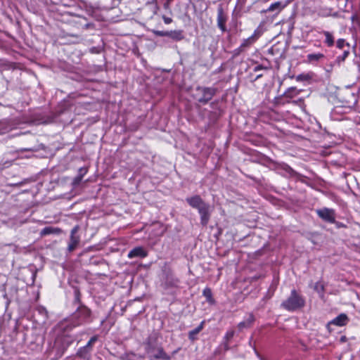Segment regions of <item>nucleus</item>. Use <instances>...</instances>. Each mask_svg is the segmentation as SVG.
I'll use <instances>...</instances> for the list:
<instances>
[{
  "instance_id": "nucleus-1",
  "label": "nucleus",
  "mask_w": 360,
  "mask_h": 360,
  "mask_svg": "<svg viewBox=\"0 0 360 360\" xmlns=\"http://www.w3.org/2000/svg\"><path fill=\"white\" fill-rule=\"evenodd\" d=\"M186 200L191 207L198 210L200 216V224L203 226H206L210 219L213 210L210 205L205 202L198 195L187 198Z\"/></svg>"
},
{
  "instance_id": "nucleus-36",
  "label": "nucleus",
  "mask_w": 360,
  "mask_h": 360,
  "mask_svg": "<svg viewBox=\"0 0 360 360\" xmlns=\"http://www.w3.org/2000/svg\"><path fill=\"white\" fill-rule=\"evenodd\" d=\"M335 224H336V226L338 228H345L346 227V225H345L344 224L339 222V221H335Z\"/></svg>"
},
{
  "instance_id": "nucleus-22",
  "label": "nucleus",
  "mask_w": 360,
  "mask_h": 360,
  "mask_svg": "<svg viewBox=\"0 0 360 360\" xmlns=\"http://www.w3.org/2000/svg\"><path fill=\"white\" fill-rule=\"evenodd\" d=\"M202 294L206 297V300L208 302H210V303L214 302V300L212 298V290L210 288H205L203 290Z\"/></svg>"
},
{
  "instance_id": "nucleus-25",
  "label": "nucleus",
  "mask_w": 360,
  "mask_h": 360,
  "mask_svg": "<svg viewBox=\"0 0 360 360\" xmlns=\"http://www.w3.org/2000/svg\"><path fill=\"white\" fill-rule=\"evenodd\" d=\"M97 340L98 337L96 335L91 337L85 346L92 350V346L97 341Z\"/></svg>"
},
{
  "instance_id": "nucleus-27",
  "label": "nucleus",
  "mask_w": 360,
  "mask_h": 360,
  "mask_svg": "<svg viewBox=\"0 0 360 360\" xmlns=\"http://www.w3.org/2000/svg\"><path fill=\"white\" fill-rule=\"evenodd\" d=\"M155 35L159 37H168V31H154Z\"/></svg>"
},
{
  "instance_id": "nucleus-7",
  "label": "nucleus",
  "mask_w": 360,
  "mask_h": 360,
  "mask_svg": "<svg viewBox=\"0 0 360 360\" xmlns=\"http://www.w3.org/2000/svg\"><path fill=\"white\" fill-rule=\"evenodd\" d=\"M316 213L318 216L322 219L323 220L329 222V223H335V212L333 210L328 208H323L316 210Z\"/></svg>"
},
{
  "instance_id": "nucleus-8",
  "label": "nucleus",
  "mask_w": 360,
  "mask_h": 360,
  "mask_svg": "<svg viewBox=\"0 0 360 360\" xmlns=\"http://www.w3.org/2000/svg\"><path fill=\"white\" fill-rule=\"evenodd\" d=\"M227 16L224 13L223 8L220 6L217 9V26L223 32L226 31V22Z\"/></svg>"
},
{
  "instance_id": "nucleus-34",
  "label": "nucleus",
  "mask_w": 360,
  "mask_h": 360,
  "mask_svg": "<svg viewBox=\"0 0 360 360\" xmlns=\"http://www.w3.org/2000/svg\"><path fill=\"white\" fill-rule=\"evenodd\" d=\"M163 7H164V8L165 10H168V11H169V12H171V10H170V3L169 1H166L164 3Z\"/></svg>"
},
{
  "instance_id": "nucleus-44",
  "label": "nucleus",
  "mask_w": 360,
  "mask_h": 360,
  "mask_svg": "<svg viewBox=\"0 0 360 360\" xmlns=\"http://www.w3.org/2000/svg\"><path fill=\"white\" fill-rule=\"evenodd\" d=\"M167 1H169L170 4L172 1V0H167Z\"/></svg>"
},
{
  "instance_id": "nucleus-2",
  "label": "nucleus",
  "mask_w": 360,
  "mask_h": 360,
  "mask_svg": "<svg viewBox=\"0 0 360 360\" xmlns=\"http://www.w3.org/2000/svg\"><path fill=\"white\" fill-rule=\"evenodd\" d=\"M145 349L149 354L150 359H161V360H170L171 356L167 354L161 346H159L157 342V338L154 336H149L145 343Z\"/></svg>"
},
{
  "instance_id": "nucleus-43",
  "label": "nucleus",
  "mask_w": 360,
  "mask_h": 360,
  "mask_svg": "<svg viewBox=\"0 0 360 360\" xmlns=\"http://www.w3.org/2000/svg\"><path fill=\"white\" fill-rule=\"evenodd\" d=\"M225 348H226V349H228V345H227V344H226V345H225Z\"/></svg>"
},
{
  "instance_id": "nucleus-41",
  "label": "nucleus",
  "mask_w": 360,
  "mask_h": 360,
  "mask_svg": "<svg viewBox=\"0 0 360 360\" xmlns=\"http://www.w3.org/2000/svg\"><path fill=\"white\" fill-rule=\"evenodd\" d=\"M351 96L353 98L354 103H355L356 102V98L355 94H351Z\"/></svg>"
},
{
  "instance_id": "nucleus-12",
  "label": "nucleus",
  "mask_w": 360,
  "mask_h": 360,
  "mask_svg": "<svg viewBox=\"0 0 360 360\" xmlns=\"http://www.w3.org/2000/svg\"><path fill=\"white\" fill-rule=\"evenodd\" d=\"M255 321V317L252 314H249L248 317L243 321L238 324L239 330H243L244 328H248L251 327Z\"/></svg>"
},
{
  "instance_id": "nucleus-4",
  "label": "nucleus",
  "mask_w": 360,
  "mask_h": 360,
  "mask_svg": "<svg viewBox=\"0 0 360 360\" xmlns=\"http://www.w3.org/2000/svg\"><path fill=\"white\" fill-rule=\"evenodd\" d=\"M196 91L200 92L201 96L198 99L202 104L207 103L215 95L217 89L212 87L198 86Z\"/></svg>"
},
{
  "instance_id": "nucleus-39",
  "label": "nucleus",
  "mask_w": 360,
  "mask_h": 360,
  "mask_svg": "<svg viewBox=\"0 0 360 360\" xmlns=\"http://www.w3.org/2000/svg\"><path fill=\"white\" fill-rule=\"evenodd\" d=\"M20 151H35L34 149L32 148H22L20 150Z\"/></svg>"
},
{
  "instance_id": "nucleus-42",
  "label": "nucleus",
  "mask_w": 360,
  "mask_h": 360,
  "mask_svg": "<svg viewBox=\"0 0 360 360\" xmlns=\"http://www.w3.org/2000/svg\"><path fill=\"white\" fill-rule=\"evenodd\" d=\"M262 77V75H258L256 77V79H259V77Z\"/></svg>"
},
{
  "instance_id": "nucleus-29",
  "label": "nucleus",
  "mask_w": 360,
  "mask_h": 360,
  "mask_svg": "<svg viewBox=\"0 0 360 360\" xmlns=\"http://www.w3.org/2000/svg\"><path fill=\"white\" fill-rule=\"evenodd\" d=\"M345 44V41L343 39H339L337 41V46L339 49H342L344 47Z\"/></svg>"
},
{
  "instance_id": "nucleus-32",
  "label": "nucleus",
  "mask_w": 360,
  "mask_h": 360,
  "mask_svg": "<svg viewBox=\"0 0 360 360\" xmlns=\"http://www.w3.org/2000/svg\"><path fill=\"white\" fill-rule=\"evenodd\" d=\"M283 169H285V171L286 172H288L290 174H292L295 173L294 170L290 166H288L287 165L284 166Z\"/></svg>"
},
{
  "instance_id": "nucleus-11",
  "label": "nucleus",
  "mask_w": 360,
  "mask_h": 360,
  "mask_svg": "<svg viewBox=\"0 0 360 360\" xmlns=\"http://www.w3.org/2000/svg\"><path fill=\"white\" fill-rule=\"evenodd\" d=\"M179 283V279L172 274L167 275L165 281V285L167 288H177Z\"/></svg>"
},
{
  "instance_id": "nucleus-31",
  "label": "nucleus",
  "mask_w": 360,
  "mask_h": 360,
  "mask_svg": "<svg viewBox=\"0 0 360 360\" xmlns=\"http://www.w3.org/2000/svg\"><path fill=\"white\" fill-rule=\"evenodd\" d=\"M79 229V226H75V227H73L72 229L71 230L70 236H77L76 234L78 232Z\"/></svg>"
},
{
  "instance_id": "nucleus-5",
  "label": "nucleus",
  "mask_w": 360,
  "mask_h": 360,
  "mask_svg": "<svg viewBox=\"0 0 360 360\" xmlns=\"http://www.w3.org/2000/svg\"><path fill=\"white\" fill-rule=\"evenodd\" d=\"M70 343L71 341L68 337L57 338L53 346V350H56V356L60 357Z\"/></svg>"
},
{
  "instance_id": "nucleus-20",
  "label": "nucleus",
  "mask_w": 360,
  "mask_h": 360,
  "mask_svg": "<svg viewBox=\"0 0 360 360\" xmlns=\"http://www.w3.org/2000/svg\"><path fill=\"white\" fill-rule=\"evenodd\" d=\"M86 172H87V169L85 167H81L79 169L78 175L73 180V184L75 186L78 185L81 182L83 176L86 173Z\"/></svg>"
},
{
  "instance_id": "nucleus-40",
  "label": "nucleus",
  "mask_w": 360,
  "mask_h": 360,
  "mask_svg": "<svg viewBox=\"0 0 360 360\" xmlns=\"http://www.w3.org/2000/svg\"><path fill=\"white\" fill-rule=\"evenodd\" d=\"M356 19H357V15H352V17H351V20H352V22H354Z\"/></svg>"
},
{
  "instance_id": "nucleus-14",
  "label": "nucleus",
  "mask_w": 360,
  "mask_h": 360,
  "mask_svg": "<svg viewBox=\"0 0 360 360\" xmlns=\"http://www.w3.org/2000/svg\"><path fill=\"white\" fill-rule=\"evenodd\" d=\"M287 4H282L281 1H276L274 4H271L270 6L264 11V12H274L276 11V13H279L283 8L285 7Z\"/></svg>"
},
{
  "instance_id": "nucleus-17",
  "label": "nucleus",
  "mask_w": 360,
  "mask_h": 360,
  "mask_svg": "<svg viewBox=\"0 0 360 360\" xmlns=\"http://www.w3.org/2000/svg\"><path fill=\"white\" fill-rule=\"evenodd\" d=\"M59 233H60V229L53 228L51 226H46L41 231L40 235L41 236H47V235H50V234H58Z\"/></svg>"
},
{
  "instance_id": "nucleus-38",
  "label": "nucleus",
  "mask_w": 360,
  "mask_h": 360,
  "mask_svg": "<svg viewBox=\"0 0 360 360\" xmlns=\"http://www.w3.org/2000/svg\"><path fill=\"white\" fill-rule=\"evenodd\" d=\"M264 68L262 66V65H257L256 66L255 68H254V71L255 72H257L262 69H263Z\"/></svg>"
},
{
  "instance_id": "nucleus-21",
  "label": "nucleus",
  "mask_w": 360,
  "mask_h": 360,
  "mask_svg": "<svg viewBox=\"0 0 360 360\" xmlns=\"http://www.w3.org/2000/svg\"><path fill=\"white\" fill-rule=\"evenodd\" d=\"M323 34L326 37L325 43L328 46H333V44H334V38H333L332 34L330 32H328V31H323Z\"/></svg>"
},
{
  "instance_id": "nucleus-10",
  "label": "nucleus",
  "mask_w": 360,
  "mask_h": 360,
  "mask_svg": "<svg viewBox=\"0 0 360 360\" xmlns=\"http://www.w3.org/2000/svg\"><path fill=\"white\" fill-rule=\"evenodd\" d=\"M349 318L345 314H340L337 317L333 319L328 325H335L338 326H344L347 324Z\"/></svg>"
},
{
  "instance_id": "nucleus-26",
  "label": "nucleus",
  "mask_w": 360,
  "mask_h": 360,
  "mask_svg": "<svg viewBox=\"0 0 360 360\" xmlns=\"http://www.w3.org/2000/svg\"><path fill=\"white\" fill-rule=\"evenodd\" d=\"M314 290L319 292H323L324 290V286L321 283L317 282L314 285Z\"/></svg>"
},
{
  "instance_id": "nucleus-24",
  "label": "nucleus",
  "mask_w": 360,
  "mask_h": 360,
  "mask_svg": "<svg viewBox=\"0 0 360 360\" xmlns=\"http://www.w3.org/2000/svg\"><path fill=\"white\" fill-rule=\"evenodd\" d=\"M349 54V49L344 51L343 53L337 58V60L338 62H343L348 57Z\"/></svg>"
},
{
  "instance_id": "nucleus-15",
  "label": "nucleus",
  "mask_w": 360,
  "mask_h": 360,
  "mask_svg": "<svg viewBox=\"0 0 360 360\" xmlns=\"http://www.w3.org/2000/svg\"><path fill=\"white\" fill-rule=\"evenodd\" d=\"M205 325V321H202L200 325L194 328L193 330L189 331L188 333V338L191 341H194L196 339L197 335L203 329Z\"/></svg>"
},
{
  "instance_id": "nucleus-6",
  "label": "nucleus",
  "mask_w": 360,
  "mask_h": 360,
  "mask_svg": "<svg viewBox=\"0 0 360 360\" xmlns=\"http://www.w3.org/2000/svg\"><path fill=\"white\" fill-rule=\"evenodd\" d=\"M91 316V311L85 306H80L74 314V317L78 319L77 325L85 322Z\"/></svg>"
},
{
  "instance_id": "nucleus-28",
  "label": "nucleus",
  "mask_w": 360,
  "mask_h": 360,
  "mask_svg": "<svg viewBox=\"0 0 360 360\" xmlns=\"http://www.w3.org/2000/svg\"><path fill=\"white\" fill-rule=\"evenodd\" d=\"M261 35V32L259 30H255L253 34L250 37H253L252 41L255 42L256 39Z\"/></svg>"
},
{
  "instance_id": "nucleus-9",
  "label": "nucleus",
  "mask_w": 360,
  "mask_h": 360,
  "mask_svg": "<svg viewBox=\"0 0 360 360\" xmlns=\"http://www.w3.org/2000/svg\"><path fill=\"white\" fill-rule=\"evenodd\" d=\"M148 253L142 247H136L131 250H130L128 253L127 257L129 259L139 257L144 258L147 256Z\"/></svg>"
},
{
  "instance_id": "nucleus-30",
  "label": "nucleus",
  "mask_w": 360,
  "mask_h": 360,
  "mask_svg": "<svg viewBox=\"0 0 360 360\" xmlns=\"http://www.w3.org/2000/svg\"><path fill=\"white\" fill-rule=\"evenodd\" d=\"M234 335V331L233 330H229L226 333V335H225V339L226 340H231V338H233Z\"/></svg>"
},
{
  "instance_id": "nucleus-3",
  "label": "nucleus",
  "mask_w": 360,
  "mask_h": 360,
  "mask_svg": "<svg viewBox=\"0 0 360 360\" xmlns=\"http://www.w3.org/2000/svg\"><path fill=\"white\" fill-rule=\"evenodd\" d=\"M305 304V300L296 290L290 292L289 297L284 300L281 306L289 311H294L302 308Z\"/></svg>"
},
{
  "instance_id": "nucleus-18",
  "label": "nucleus",
  "mask_w": 360,
  "mask_h": 360,
  "mask_svg": "<svg viewBox=\"0 0 360 360\" xmlns=\"http://www.w3.org/2000/svg\"><path fill=\"white\" fill-rule=\"evenodd\" d=\"M91 352V349L84 346L78 350L77 355L81 358L89 359L90 357Z\"/></svg>"
},
{
  "instance_id": "nucleus-37",
  "label": "nucleus",
  "mask_w": 360,
  "mask_h": 360,
  "mask_svg": "<svg viewBox=\"0 0 360 360\" xmlns=\"http://www.w3.org/2000/svg\"><path fill=\"white\" fill-rule=\"evenodd\" d=\"M79 295H80L79 292L78 290H76V291H75V300H76L78 303H79V302H80V300H79Z\"/></svg>"
},
{
  "instance_id": "nucleus-13",
  "label": "nucleus",
  "mask_w": 360,
  "mask_h": 360,
  "mask_svg": "<svg viewBox=\"0 0 360 360\" xmlns=\"http://www.w3.org/2000/svg\"><path fill=\"white\" fill-rule=\"evenodd\" d=\"M80 241L79 236H70V241L68 246V251L71 252L74 251L78 246Z\"/></svg>"
},
{
  "instance_id": "nucleus-19",
  "label": "nucleus",
  "mask_w": 360,
  "mask_h": 360,
  "mask_svg": "<svg viewBox=\"0 0 360 360\" xmlns=\"http://www.w3.org/2000/svg\"><path fill=\"white\" fill-rule=\"evenodd\" d=\"M307 61L309 63H313V62L319 61L321 59L323 58L324 55L321 53H310V54L307 55Z\"/></svg>"
},
{
  "instance_id": "nucleus-16",
  "label": "nucleus",
  "mask_w": 360,
  "mask_h": 360,
  "mask_svg": "<svg viewBox=\"0 0 360 360\" xmlns=\"http://www.w3.org/2000/svg\"><path fill=\"white\" fill-rule=\"evenodd\" d=\"M168 37L175 41H180L184 38L182 30L168 31Z\"/></svg>"
},
{
  "instance_id": "nucleus-33",
  "label": "nucleus",
  "mask_w": 360,
  "mask_h": 360,
  "mask_svg": "<svg viewBox=\"0 0 360 360\" xmlns=\"http://www.w3.org/2000/svg\"><path fill=\"white\" fill-rule=\"evenodd\" d=\"M162 19L165 24H170L172 22V19L171 18L167 17L165 15L162 16Z\"/></svg>"
},
{
  "instance_id": "nucleus-35",
  "label": "nucleus",
  "mask_w": 360,
  "mask_h": 360,
  "mask_svg": "<svg viewBox=\"0 0 360 360\" xmlns=\"http://www.w3.org/2000/svg\"><path fill=\"white\" fill-rule=\"evenodd\" d=\"M295 91V88H290L288 89V91L285 93V94L287 96H290L291 97V91Z\"/></svg>"
},
{
  "instance_id": "nucleus-23",
  "label": "nucleus",
  "mask_w": 360,
  "mask_h": 360,
  "mask_svg": "<svg viewBox=\"0 0 360 360\" xmlns=\"http://www.w3.org/2000/svg\"><path fill=\"white\" fill-rule=\"evenodd\" d=\"M252 39H253V37H248V39H244L243 41L242 42V44H240L239 49L241 51H243L246 47L250 46L252 43H254V41H252Z\"/></svg>"
}]
</instances>
